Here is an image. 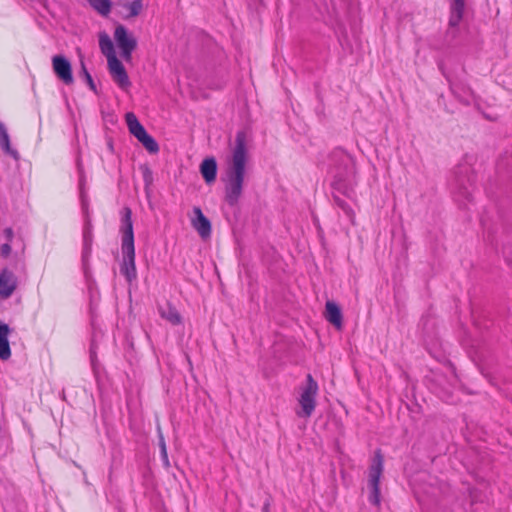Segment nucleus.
I'll list each match as a JSON object with an SVG mask.
<instances>
[{
  "mask_svg": "<svg viewBox=\"0 0 512 512\" xmlns=\"http://www.w3.org/2000/svg\"><path fill=\"white\" fill-rule=\"evenodd\" d=\"M109 71L114 82L123 90H127L131 86L128 74L122 62L118 58H113L108 63Z\"/></svg>",
  "mask_w": 512,
  "mask_h": 512,
  "instance_id": "nucleus-10",
  "label": "nucleus"
},
{
  "mask_svg": "<svg viewBox=\"0 0 512 512\" xmlns=\"http://www.w3.org/2000/svg\"><path fill=\"white\" fill-rule=\"evenodd\" d=\"M200 172L207 184L216 180L217 176V163L213 157L206 158L200 165Z\"/></svg>",
  "mask_w": 512,
  "mask_h": 512,
  "instance_id": "nucleus-15",
  "label": "nucleus"
},
{
  "mask_svg": "<svg viewBox=\"0 0 512 512\" xmlns=\"http://www.w3.org/2000/svg\"><path fill=\"white\" fill-rule=\"evenodd\" d=\"M80 74L81 76H83L85 82L87 83V85L89 86V88L93 91V92H97L96 90V85L93 81V78L91 76V74L88 72L85 64L83 61H81V71H80Z\"/></svg>",
  "mask_w": 512,
  "mask_h": 512,
  "instance_id": "nucleus-24",
  "label": "nucleus"
},
{
  "mask_svg": "<svg viewBox=\"0 0 512 512\" xmlns=\"http://www.w3.org/2000/svg\"><path fill=\"white\" fill-rule=\"evenodd\" d=\"M90 5L97 10L100 14L106 16L111 11L110 0H87Z\"/></svg>",
  "mask_w": 512,
  "mask_h": 512,
  "instance_id": "nucleus-23",
  "label": "nucleus"
},
{
  "mask_svg": "<svg viewBox=\"0 0 512 512\" xmlns=\"http://www.w3.org/2000/svg\"><path fill=\"white\" fill-rule=\"evenodd\" d=\"M4 235L6 237V239L10 242L12 241L13 237H14V232L12 230V228H6L4 230Z\"/></svg>",
  "mask_w": 512,
  "mask_h": 512,
  "instance_id": "nucleus-27",
  "label": "nucleus"
},
{
  "mask_svg": "<svg viewBox=\"0 0 512 512\" xmlns=\"http://www.w3.org/2000/svg\"><path fill=\"white\" fill-rule=\"evenodd\" d=\"M125 120L129 132L145 147L148 152L157 153L159 151L158 143L147 133L133 112L126 113Z\"/></svg>",
  "mask_w": 512,
  "mask_h": 512,
  "instance_id": "nucleus-4",
  "label": "nucleus"
},
{
  "mask_svg": "<svg viewBox=\"0 0 512 512\" xmlns=\"http://www.w3.org/2000/svg\"><path fill=\"white\" fill-rule=\"evenodd\" d=\"M247 160L248 152L245 134L238 132L231 160L228 162L225 173L221 177L224 183V200L230 207L237 206L242 197Z\"/></svg>",
  "mask_w": 512,
  "mask_h": 512,
  "instance_id": "nucleus-1",
  "label": "nucleus"
},
{
  "mask_svg": "<svg viewBox=\"0 0 512 512\" xmlns=\"http://www.w3.org/2000/svg\"><path fill=\"white\" fill-rule=\"evenodd\" d=\"M328 161V173L333 178L334 190L351 197L356 174L354 158L345 150L336 148L329 154Z\"/></svg>",
  "mask_w": 512,
  "mask_h": 512,
  "instance_id": "nucleus-2",
  "label": "nucleus"
},
{
  "mask_svg": "<svg viewBox=\"0 0 512 512\" xmlns=\"http://www.w3.org/2000/svg\"><path fill=\"white\" fill-rule=\"evenodd\" d=\"M333 199H334V202L335 204L340 208L342 209V211L345 213V215L349 218V220L351 221V223L354 224V221H355V213L353 211V209L351 208V206L344 200L342 199L341 197H339L338 195H334L333 196Z\"/></svg>",
  "mask_w": 512,
  "mask_h": 512,
  "instance_id": "nucleus-22",
  "label": "nucleus"
},
{
  "mask_svg": "<svg viewBox=\"0 0 512 512\" xmlns=\"http://www.w3.org/2000/svg\"><path fill=\"white\" fill-rule=\"evenodd\" d=\"M17 277L15 274L8 270L3 269L0 271V298L8 299L17 288Z\"/></svg>",
  "mask_w": 512,
  "mask_h": 512,
  "instance_id": "nucleus-11",
  "label": "nucleus"
},
{
  "mask_svg": "<svg viewBox=\"0 0 512 512\" xmlns=\"http://www.w3.org/2000/svg\"><path fill=\"white\" fill-rule=\"evenodd\" d=\"M159 313L162 318L166 319L173 325H178L181 323V316L179 312L169 303L165 306H160Z\"/></svg>",
  "mask_w": 512,
  "mask_h": 512,
  "instance_id": "nucleus-20",
  "label": "nucleus"
},
{
  "mask_svg": "<svg viewBox=\"0 0 512 512\" xmlns=\"http://www.w3.org/2000/svg\"><path fill=\"white\" fill-rule=\"evenodd\" d=\"M194 217L191 220L193 228L198 232L201 238L206 239L211 235V223L203 214L200 207L193 208Z\"/></svg>",
  "mask_w": 512,
  "mask_h": 512,
  "instance_id": "nucleus-12",
  "label": "nucleus"
},
{
  "mask_svg": "<svg viewBox=\"0 0 512 512\" xmlns=\"http://www.w3.org/2000/svg\"><path fill=\"white\" fill-rule=\"evenodd\" d=\"M52 68L57 78L64 84L71 85L74 82L71 63L65 56H53Z\"/></svg>",
  "mask_w": 512,
  "mask_h": 512,
  "instance_id": "nucleus-9",
  "label": "nucleus"
},
{
  "mask_svg": "<svg viewBox=\"0 0 512 512\" xmlns=\"http://www.w3.org/2000/svg\"><path fill=\"white\" fill-rule=\"evenodd\" d=\"M459 192H460V193H461L465 198H467V199H468V198H469V196H470V192H469V190H468V188H467V187H464V188H463V191H462V188H461V187H459Z\"/></svg>",
  "mask_w": 512,
  "mask_h": 512,
  "instance_id": "nucleus-28",
  "label": "nucleus"
},
{
  "mask_svg": "<svg viewBox=\"0 0 512 512\" xmlns=\"http://www.w3.org/2000/svg\"><path fill=\"white\" fill-rule=\"evenodd\" d=\"M465 10V0H452L450 6V18H449V26L451 28L458 27L459 23L463 18Z\"/></svg>",
  "mask_w": 512,
  "mask_h": 512,
  "instance_id": "nucleus-17",
  "label": "nucleus"
},
{
  "mask_svg": "<svg viewBox=\"0 0 512 512\" xmlns=\"http://www.w3.org/2000/svg\"><path fill=\"white\" fill-rule=\"evenodd\" d=\"M325 317L337 329L343 325L342 312L340 307L333 301H327L325 306Z\"/></svg>",
  "mask_w": 512,
  "mask_h": 512,
  "instance_id": "nucleus-14",
  "label": "nucleus"
},
{
  "mask_svg": "<svg viewBox=\"0 0 512 512\" xmlns=\"http://www.w3.org/2000/svg\"><path fill=\"white\" fill-rule=\"evenodd\" d=\"M318 392V384L311 374L307 375L306 384L302 388L299 404L301 410L297 411L299 417L308 418L312 415L316 407V395Z\"/></svg>",
  "mask_w": 512,
  "mask_h": 512,
  "instance_id": "nucleus-5",
  "label": "nucleus"
},
{
  "mask_svg": "<svg viewBox=\"0 0 512 512\" xmlns=\"http://www.w3.org/2000/svg\"><path fill=\"white\" fill-rule=\"evenodd\" d=\"M82 204H83V209H84L85 213L87 214V204L84 199H82Z\"/></svg>",
  "mask_w": 512,
  "mask_h": 512,
  "instance_id": "nucleus-29",
  "label": "nucleus"
},
{
  "mask_svg": "<svg viewBox=\"0 0 512 512\" xmlns=\"http://www.w3.org/2000/svg\"><path fill=\"white\" fill-rule=\"evenodd\" d=\"M99 47L101 52L106 56L108 63L117 58L115 55V49L112 40L106 33H100L99 35Z\"/></svg>",
  "mask_w": 512,
  "mask_h": 512,
  "instance_id": "nucleus-18",
  "label": "nucleus"
},
{
  "mask_svg": "<svg viewBox=\"0 0 512 512\" xmlns=\"http://www.w3.org/2000/svg\"><path fill=\"white\" fill-rule=\"evenodd\" d=\"M383 455L380 450L375 452L374 458L369 468V502L375 506L380 504V478L383 473Z\"/></svg>",
  "mask_w": 512,
  "mask_h": 512,
  "instance_id": "nucleus-6",
  "label": "nucleus"
},
{
  "mask_svg": "<svg viewBox=\"0 0 512 512\" xmlns=\"http://www.w3.org/2000/svg\"><path fill=\"white\" fill-rule=\"evenodd\" d=\"M11 332L10 327L6 323L0 322V359L8 360L11 357V349L8 336Z\"/></svg>",
  "mask_w": 512,
  "mask_h": 512,
  "instance_id": "nucleus-16",
  "label": "nucleus"
},
{
  "mask_svg": "<svg viewBox=\"0 0 512 512\" xmlns=\"http://www.w3.org/2000/svg\"><path fill=\"white\" fill-rule=\"evenodd\" d=\"M444 77L449 83L452 94L464 105H470L473 99V90L467 83L465 77L457 75L451 76L442 70Z\"/></svg>",
  "mask_w": 512,
  "mask_h": 512,
  "instance_id": "nucleus-7",
  "label": "nucleus"
},
{
  "mask_svg": "<svg viewBox=\"0 0 512 512\" xmlns=\"http://www.w3.org/2000/svg\"><path fill=\"white\" fill-rule=\"evenodd\" d=\"M268 510H269V504H265L263 507V511L268 512Z\"/></svg>",
  "mask_w": 512,
  "mask_h": 512,
  "instance_id": "nucleus-30",
  "label": "nucleus"
},
{
  "mask_svg": "<svg viewBox=\"0 0 512 512\" xmlns=\"http://www.w3.org/2000/svg\"><path fill=\"white\" fill-rule=\"evenodd\" d=\"M92 242H93V234H92V224L91 221L86 215L85 226L83 230V251H82V261L83 264L86 265L92 251Z\"/></svg>",
  "mask_w": 512,
  "mask_h": 512,
  "instance_id": "nucleus-13",
  "label": "nucleus"
},
{
  "mask_svg": "<svg viewBox=\"0 0 512 512\" xmlns=\"http://www.w3.org/2000/svg\"><path fill=\"white\" fill-rule=\"evenodd\" d=\"M120 232L122 234L121 251L123 255V262L120 267V272L125 276L127 281L131 283L136 279L137 273L135 265L132 211L129 207H124L121 211Z\"/></svg>",
  "mask_w": 512,
  "mask_h": 512,
  "instance_id": "nucleus-3",
  "label": "nucleus"
},
{
  "mask_svg": "<svg viewBox=\"0 0 512 512\" xmlns=\"http://www.w3.org/2000/svg\"><path fill=\"white\" fill-rule=\"evenodd\" d=\"M122 7L128 12L126 18H133L138 16L143 10L142 0H133L132 2H125Z\"/></svg>",
  "mask_w": 512,
  "mask_h": 512,
  "instance_id": "nucleus-21",
  "label": "nucleus"
},
{
  "mask_svg": "<svg viewBox=\"0 0 512 512\" xmlns=\"http://www.w3.org/2000/svg\"><path fill=\"white\" fill-rule=\"evenodd\" d=\"M0 146L2 150L12 156L14 159L19 158L17 150L13 149L10 144V137L5 125L0 121Z\"/></svg>",
  "mask_w": 512,
  "mask_h": 512,
  "instance_id": "nucleus-19",
  "label": "nucleus"
},
{
  "mask_svg": "<svg viewBox=\"0 0 512 512\" xmlns=\"http://www.w3.org/2000/svg\"><path fill=\"white\" fill-rule=\"evenodd\" d=\"M0 253H1V256L8 257L9 254L11 253V246H10V244L9 243L3 244L1 246Z\"/></svg>",
  "mask_w": 512,
  "mask_h": 512,
  "instance_id": "nucleus-26",
  "label": "nucleus"
},
{
  "mask_svg": "<svg viewBox=\"0 0 512 512\" xmlns=\"http://www.w3.org/2000/svg\"><path fill=\"white\" fill-rule=\"evenodd\" d=\"M159 445H160L162 459H163L165 465L169 466L166 444H165L164 437L161 434H160V439H159Z\"/></svg>",
  "mask_w": 512,
  "mask_h": 512,
  "instance_id": "nucleus-25",
  "label": "nucleus"
},
{
  "mask_svg": "<svg viewBox=\"0 0 512 512\" xmlns=\"http://www.w3.org/2000/svg\"><path fill=\"white\" fill-rule=\"evenodd\" d=\"M114 38L117 46L121 50V56L124 60L129 61L132 56V52L137 46L136 39L128 33V30L123 25H118L114 32Z\"/></svg>",
  "mask_w": 512,
  "mask_h": 512,
  "instance_id": "nucleus-8",
  "label": "nucleus"
}]
</instances>
